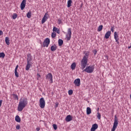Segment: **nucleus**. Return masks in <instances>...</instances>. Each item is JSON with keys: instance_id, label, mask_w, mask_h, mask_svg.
Wrapping results in <instances>:
<instances>
[{"instance_id": "obj_1", "label": "nucleus", "mask_w": 131, "mask_h": 131, "mask_svg": "<svg viewBox=\"0 0 131 131\" xmlns=\"http://www.w3.org/2000/svg\"><path fill=\"white\" fill-rule=\"evenodd\" d=\"M27 104H28V99L27 98L20 99L17 107L18 111L21 112L27 106Z\"/></svg>"}, {"instance_id": "obj_2", "label": "nucleus", "mask_w": 131, "mask_h": 131, "mask_svg": "<svg viewBox=\"0 0 131 131\" xmlns=\"http://www.w3.org/2000/svg\"><path fill=\"white\" fill-rule=\"evenodd\" d=\"M89 55L90 52L86 53L81 61V69L82 70H83L86 67V65H88V59H89Z\"/></svg>"}, {"instance_id": "obj_3", "label": "nucleus", "mask_w": 131, "mask_h": 131, "mask_svg": "<svg viewBox=\"0 0 131 131\" xmlns=\"http://www.w3.org/2000/svg\"><path fill=\"white\" fill-rule=\"evenodd\" d=\"M95 66H90L87 67L85 69H84L82 72H86L87 73H93L94 70H95Z\"/></svg>"}, {"instance_id": "obj_4", "label": "nucleus", "mask_w": 131, "mask_h": 131, "mask_svg": "<svg viewBox=\"0 0 131 131\" xmlns=\"http://www.w3.org/2000/svg\"><path fill=\"white\" fill-rule=\"evenodd\" d=\"M118 125V118H117V117L116 116V115H115L114 125L111 131H115V129H116V128L117 127Z\"/></svg>"}, {"instance_id": "obj_5", "label": "nucleus", "mask_w": 131, "mask_h": 131, "mask_svg": "<svg viewBox=\"0 0 131 131\" xmlns=\"http://www.w3.org/2000/svg\"><path fill=\"white\" fill-rule=\"evenodd\" d=\"M71 35H72V32L71 31V28H69L68 29V33L66 35V39L67 41H69L71 39Z\"/></svg>"}, {"instance_id": "obj_6", "label": "nucleus", "mask_w": 131, "mask_h": 131, "mask_svg": "<svg viewBox=\"0 0 131 131\" xmlns=\"http://www.w3.org/2000/svg\"><path fill=\"white\" fill-rule=\"evenodd\" d=\"M46 106V101L43 97H42L39 100V107L42 109H43Z\"/></svg>"}, {"instance_id": "obj_7", "label": "nucleus", "mask_w": 131, "mask_h": 131, "mask_svg": "<svg viewBox=\"0 0 131 131\" xmlns=\"http://www.w3.org/2000/svg\"><path fill=\"white\" fill-rule=\"evenodd\" d=\"M50 42H51V41L50 40V38H46L43 42V48L46 47V48H48V47H49V45H50Z\"/></svg>"}, {"instance_id": "obj_8", "label": "nucleus", "mask_w": 131, "mask_h": 131, "mask_svg": "<svg viewBox=\"0 0 131 131\" xmlns=\"http://www.w3.org/2000/svg\"><path fill=\"white\" fill-rule=\"evenodd\" d=\"M46 79H48V80H50V83H53V75H52V73H50L47 74L46 76Z\"/></svg>"}, {"instance_id": "obj_9", "label": "nucleus", "mask_w": 131, "mask_h": 131, "mask_svg": "<svg viewBox=\"0 0 131 131\" xmlns=\"http://www.w3.org/2000/svg\"><path fill=\"white\" fill-rule=\"evenodd\" d=\"M114 38L117 45H119V36H118L117 32H114Z\"/></svg>"}, {"instance_id": "obj_10", "label": "nucleus", "mask_w": 131, "mask_h": 131, "mask_svg": "<svg viewBox=\"0 0 131 131\" xmlns=\"http://www.w3.org/2000/svg\"><path fill=\"white\" fill-rule=\"evenodd\" d=\"M26 6V0H23L21 3L20 4V9L21 10H24L25 9V7Z\"/></svg>"}, {"instance_id": "obj_11", "label": "nucleus", "mask_w": 131, "mask_h": 131, "mask_svg": "<svg viewBox=\"0 0 131 131\" xmlns=\"http://www.w3.org/2000/svg\"><path fill=\"white\" fill-rule=\"evenodd\" d=\"M74 83L76 86H80V79H76L74 81Z\"/></svg>"}, {"instance_id": "obj_12", "label": "nucleus", "mask_w": 131, "mask_h": 131, "mask_svg": "<svg viewBox=\"0 0 131 131\" xmlns=\"http://www.w3.org/2000/svg\"><path fill=\"white\" fill-rule=\"evenodd\" d=\"M27 61V63H32V56H31V54H28Z\"/></svg>"}, {"instance_id": "obj_13", "label": "nucleus", "mask_w": 131, "mask_h": 131, "mask_svg": "<svg viewBox=\"0 0 131 131\" xmlns=\"http://www.w3.org/2000/svg\"><path fill=\"white\" fill-rule=\"evenodd\" d=\"M99 127L98 124L97 123L94 124L92 125V127H91V131H95Z\"/></svg>"}, {"instance_id": "obj_14", "label": "nucleus", "mask_w": 131, "mask_h": 131, "mask_svg": "<svg viewBox=\"0 0 131 131\" xmlns=\"http://www.w3.org/2000/svg\"><path fill=\"white\" fill-rule=\"evenodd\" d=\"M32 64H33L32 62H27V66H26V70L27 71H28L30 69V67L32 66Z\"/></svg>"}, {"instance_id": "obj_15", "label": "nucleus", "mask_w": 131, "mask_h": 131, "mask_svg": "<svg viewBox=\"0 0 131 131\" xmlns=\"http://www.w3.org/2000/svg\"><path fill=\"white\" fill-rule=\"evenodd\" d=\"M72 116H71L70 115H69L66 117V121H67V122H69V121H71V120H72Z\"/></svg>"}, {"instance_id": "obj_16", "label": "nucleus", "mask_w": 131, "mask_h": 131, "mask_svg": "<svg viewBox=\"0 0 131 131\" xmlns=\"http://www.w3.org/2000/svg\"><path fill=\"white\" fill-rule=\"evenodd\" d=\"M110 35H111V31H107L104 36L105 38H106V39H108V38H109Z\"/></svg>"}, {"instance_id": "obj_17", "label": "nucleus", "mask_w": 131, "mask_h": 131, "mask_svg": "<svg viewBox=\"0 0 131 131\" xmlns=\"http://www.w3.org/2000/svg\"><path fill=\"white\" fill-rule=\"evenodd\" d=\"M53 32H56L58 34H60V29H58L56 27H54L53 29Z\"/></svg>"}, {"instance_id": "obj_18", "label": "nucleus", "mask_w": 131, "mask_h": 131, "mask_svg": "<svg viewBox=\"0 0 131 131\" xmlns=\"http://www.w3.org/2000/svg\"><path fill=\"white\" fill-rule=\"evenodd\" d=\"M57 49V46L56 45H52L51 47V51L52 52H55Z\"/></svg>"}, {"instance_id": "obj_19", "label": "nucleus", "mask_w": 131, "mask_h": 131, "mask_svg": "<svg viewBox=\"0 0 131 131\" xmlns=\"http://www.w3.org/2000/svg\"><path fill=\"white\" fill-rule=\"evenodd\" d=\"M92 113V110L91 109V107H88L86 108V114L87 115H90Z\"/></svg>"}, {"instance_id": "obj_20", "label": "nucleus", "mask_w": 131, "mask_h": 131, "mask_svg": "<svg viewBox=\"0 0 131 131\" xmlns=\"http://www.w3.org/2000/svg\"><path fill=\"white\" fill-rule=\"evenodd\" d=\"M15 120L16 122H21V118H20V117L18 115L15 116Z\"/></svg>"}, {"instance_id": "obj_21", "label": "nucleus", "mask_w": 131, "mask_h": 131, "mask_svg": "<svg viewBox=\"0 0 131 131\" xmlns=\"http://www.w3.org/2000/svg\"><path fill=\"white\" fill-rule=\"evenodd\" d=\"M5 42L7 46H9L10 45V39H9V37H6L5 38Z\"/></svg>"}, {"instance_id": "obj_22", "label": "nucleus", "mask_w": 131, "mask_h": 131, "mask_svg": "<svg viewBox=\"0 0 131 131\" xmlns=\"http://www.w3.org/2000/svg\"><path fill=\"white\" fill-rule=\"evenodd\" d=\"M63 43H64V41L61 39H58V45L59 47H61L63 45Z\"/></svg>"}, {"instance_id": "obj_23", "label": "nucleus", "mask_w": 131, "mask_h": 131, "mask_svg": "<svg viewBox=\"0 0 131 131\" xmlns=\"http://www.w3.org/2000/svg\"><path fill=\"white\" fill-rule=\"evenodd\" d=\"M75 67H76V63H75V62H73L71 66L72 70H74V69H75Z\"/></svg>"}, {"instance_id": "obj_24", "label": "nucleus", "mask_w": 131, "mask_h": 131, "mask_svg": "<svg viewBox=\"0 0 131 131\" xmlns=\"http://www.w3.org/2000/svg\"><path fill=\"white\" fill-rule=\"evenodd\" d=\"M12 96L14 99V100H17L18 101L19 100V98L18 97V95L15 94H12Z\"/></svg>"}, {"instance_id": "obj_25", "label": "nucleus", "mask_w": 131, "mask_h": 131, "mask_svg": "<svg viewBox=\"0 0 131 131\" xmlns=\"http://www.w3.org/2000/svg\"><path fill=\"white\" fill-rule=\"evenodd\" d=\"M71 4H72V1L69 0L68 1V5H67L68 8H70L71 7Z\"/></svg>"}, {"instance_id": "obj_26", "label": "nucleus", "mask_w": 131, "mask_h": 131, "mask_svg": "<svg viewBox=\"0 0 131 131\" xmlns=\"http://www.w3.org/2000/svg\"><path fill=\"white\" fill-rule=\"evenodd\" d=\"M47 19H48V17H46V15L44 16L41 20L42 24H43V23H45V22H46Z\"/></svg>"}, {"instance_id": "obj_27", "label": "nucleus", "mask_w": 131, "mask_h": 131, "mask_svg": "<svg viewBox=\"0 0 131 131\" xmlns=\"http://www.w3.org/2000/svg\"><path fill=\"white\" fill-rule=\"evenodd\" d=\"M6 57V54H5V53L4 52H1L0 53V58H5Z\"/></svg>"}, {"instance_id": "obj_28", "label": "nucleus", "mask_w": 131, "mask_h": 131, "mask_svg": "<svg viewBox=\"0 0 131 131\" xmlns=\"http://www.w3.org/2000/svg\"><path fill=\"white\" fill-rule=\"evenodd\" d=\"M102 29H103V25H100L98 27L97 31L98 32L102 31Z\"/></svg>"}, {"instance_id": "obj_29", "label": "nucleus", "mask_w": 131, "mask_h": 131, "mask_svg": "<svg viewBox=\"0 0 131 131\" xmlns=\"http://www.w3.org/2000/svg\"><path fill=\"white\" fill-rule=\"evenodd\" d=\"M27 17L29 18H31V11H29V12L27 13Z\"/></svg>"}, {"instance_id": "obj_30", "label": "nucleus", "mask_w": 131, "mask_h": 131, "mask_svg": "<svg viewBox=\"0 0 131 131\" xmlns=\"http://www.w3.org/2000/svg\"><path fill=\"white\" fill-rule=\"evenodd\" d=\"M57 36V34L55 32H53L51 34V37L52 38H55Z\"/></svg>"}, {"instance_id": "obj_31", "label": "nucleus", "mask_w": 131, "mask_h": 131, "mask_svg": "<svg viewBox=\"0 0 131 131\" xmlns=\"http://www.w3.org/2000/svg\"><path fill=\"white\" fill-rule=\"evenodd\" d=\"M68 94H69V96H71V95H72V94H73V90H69Z\"/></svg>"}, {"instance_id": "obj_32", "label": "nucleus", "mask_w": 131, "mask_h": 131, "mask_svg": "<svg viewBox=\"0 0 131 131\" xmlns=\"http://www.w3.org/2000/svg\"><path fill=\"white\" fill-rule=\"evenodd\" d=\"M52 126L55 130H57V128H58V127H57V124H53Z\"/></svg>"}, {"instance_id": "obj_33", "label": "nucleus", "mask_w": 131, "mask_h": 131, "mask_svg": "<svg viewBox=\"0 0 131 131\" xmlns=\"http://www.w3.org/2000/svg\"><path fill=\"white\" fill-rule=\"evenodd\" d=\"M17 17H18V15H17V14L16 13H14L13 16H12V18L14 20H15V19H16V18H17Z\"/></svg>"}, {"instance_id": "obj_34", "label": "nucleus", "mask_w": 131, "mask_h": 131, "mask_svg": "<svg viewBox=\"0 0 131 131\" xmlns=\"http://www.w3.org/2000/svg\"><path fill=\"white\" fill-rule=\"evenodd\" d=\"M97 118L99 120L101 119V114L99 112L97 113Z\"/></svg>"}, {"instance_id": "obj_35", "label": "nucleus", "mask_w": 131, "mask_h": 131, "mask_svg": "<svg viewBox=\"0 0 131 131\" xmlns=\"http://www.w3.org/2000/svg\"><path fill=\"white\" fill-rule=\"evenodd\" d=\"M14 74L16 77H19V74H18V72L17 71H14Z\"/></svg>"}, {"instance_id": "obj_36", "label": "nucleus", "mask_w": 131, "mask_h": 131, "mask_svg": "<svg viewBox=\"0 0 131 131\" xmlns=\"http://www.w3.org/2000/svg\"><path fill=\"white\" fill-rule=\"evenodd\" d=\"M114 29H115V26H113L112 27L111 30L112 31V32H114Z\"/></svg>"}, {"instance_id": "obj_37", "label": "nucleus", "mask_w": 131, "mask_h": 131, "mask_svg": "<svg viewBox=\"0 0 131 131\" xmlns=\"http://www.w3.org/2000/svg\"><path fill=\"white\" fill-rule=\"evenodd\" d=\"M16 128L18 130L20 129V128H21V127L20 126V125L19 124H17L16 126Z\"/></svg>"}, {"instance_id": "obj_38", "label": "nucleus", "mask_w": 131, "mask_h": 131, "mask_svg": "<svg viewBox=\"0 0 131 131\" xmlns=\"http://www.w3.org/2000/svg\"><path fill=\"white\" fill-rule=\"evenodd\" d=\"M97 50L96 49H94L93 50V54L94 55V56H96V55H97Z\"/></svg>"}, {"instance_id": "obj_39", "label": "nucleus", "mask_w": 131, "mask_h": 131, "mask_svg": "<svg viewBox=\"0 0 131 131\" xmlns=\"http://www.w3.org/2000/svg\"><path fill=\"white\" fill-rule=\"evenodd\" d=\"M61 23H62V20H61V19H58V24H61Z\"/></svg>"}, {"instance_id": "obj_40", "label": "nucleus", "mask_w": 131, "mask_h": 131, "mask_svg": "<svg viewBox=\"0 0 131 131\" xmlns=\"http://www.w3.org/2000/svg\"><path fill=\"white\" fill-rule=\"evenodd\" d=\"M3 34H4V33L3 32V31L0 30V36H1V35H3Z\"/></svg>"}, {"instance_id": "obj_41", "label": "nucleus", "mask_w": 131, "mask_h": 131, "mask_svg": "<svg viewBox=\"0 0 131 131\" xmlns=\"http://www.w3.org/2000/svg\"><path fill=\"white\" fill-rule=\"evenodd\" d=\"M19 67V66L17 65L15 67V69L14 70V71H17V70L18 69V68Z\"/></svg>"}, {"instance_id": "obj_42", "label": "nucleus", "mask_w": 131, "mask_h": 131, "mask_svg": "<svg viewBox=\"0 0 131 131\" xmlns=\"http://www.w3.org/2000/svg\"><path fill=\"white\" fill-rule=\"evenodd\" d=\"M3 103V100H0V107H2V104Z\"/></svg>"}, {"instance_id": "obj_43", "label": "nucleus", "mask_w": 131, "mask_h": 131, "mask_svg": "<svg viewBox=\"0 0 131 131\" xmlns=\"http://www.w3.org/2000/svg\"><path fill=\"white\" fill-rule=\"evenodd\" d=\"M37 77H38V79H38V78L39 77H41V76H40V75L39 74H37Z\"/></svg>"}, {"instance_id": "obj_44", "label": "nucleus", "mask_w": 131, "mask_h": 131, "mask_svg": "<svg viewBox=\"0 0 131 131\" xmlns=\"http://www.w3.org/2000/svg\"><path fill=\"white\" fill-rule=\"evenodd\" d=\"M36 130H37V131H39V130H40V128H39V127H37V128H36Z\"/></svg>"}, {"instance_id": "obj_45", "label": "nucleus", "mask_w": 131, "mask_h": 131, "mask_svg": "<svg viewBox=\"0 0 131 131\" xmlns=\"http://www.w3.org/2000/svg\"><path fill=\"white\" fill-rule=\"evenodd\" d=\"M59 105V103L58 102L56 103L55 108H57Z\"/></svg>"}, {"instance_id": "obj_46", "label": "nucleus", "mask_w": 131, "mask_h": 131, "mask_svg": "<svg viewBox=\"0 0 131 131\" xmlns=\"http://www.w3.org/2000/svg\"><path fill=\"white\" fill-rule=\"evenodd\" d=\"M105 58L107 59V60H108L109 56H108L107 55H105Z\"/></svg>"}, {"instance_id": "obj_47", "label": "nucleus", "mask_w": 131, "mask_h": 131, "mask_svg": "<svg viewBox=\"0 0 131 131\" xmlns=\"http://www.w3.org/2000/svg\"><path fill=\"white\" fill-rule=\"evenodd\" d=\"M128 49H131V45L128 47Z\"/></svg>"}, {"instance_id": "obj_48", "label": "nucleus", "mask_w": 131, "mask_h": 131, "mask_svg": "<svg viewBox=\"0 0 131 131\" xmlns=\"http://www.w3.org/2000/svg\"><path fill=\"white\" fill-rule=\"evenodd\" d=\"M97 111H99V108L97 109Z\"/></svg>"}]
</instances>
